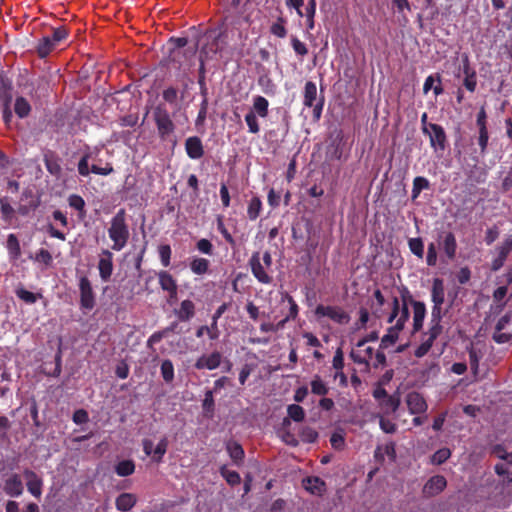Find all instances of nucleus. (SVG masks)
<instances>
[{
	"instance_id": "f257e3e1",
	"label": "nucleus",
	"mask_w": 512,
	"mask_h": 512,
	"mask_svg": "<svg viewBox=\"0 0 512 512\" xmlns=\"http://www.w3.org/2000/svg\"><path fill=\"white\" fill-rule=\"evenodd\" d=\"M204 43L200 49V72L204 71V62L214 59L221 54L228 45L226 31L217 29L208 30L203 36Z\"/></svg>"
},
{
	"instance_id": "f03ea898",
	"label": "nucleus",
	"mask_w": 512,
	"mask_h": 512,
	"mask_svg": "<svg viewBox=\"0 0 512 512\" xmlns=\"http://www.w3.org/2000/svg\"><path fill=\"white\" fill-rule=\"evenodd\" d=\"M108 236L112 241V250L121 251L124 249L130 238L127 213L124 208L119 209L110 220Z\"/></svg>"
},
{
	"instance_id": "7ed1b4c3",
	"label": "nucleus",
	"mask_w": 512,
	"mask_h": 512,
	"mask_svg": "<svg viewBox=\"0 0 512 512\" xmlns=\"http://www.w3.org/2000/svg\"><path fill=\"white\" fill-rule=\"evenodd\" d=\"M153 120L155 122L158 136L166 141L175 131V124L165 104L159 103L153 108Z\"/></svg>"
},
{
	"instance_id": "20e7f679",
	"label": "nucleus",
	"mask_w": 512,
	"mask_h": 512,
	"mask_svg": "<svg viewBox=\"0 0 512 512\" xmlns=\"http://www.w3.org/2000/svg\"><path fill=\"white\" fill-rule=\"evenodd\" d=\"M170 43L173 45L170 51L171 62L177 63L178 68L188 65V61L196 54V46L185 48L188 44V39L185 37H172Z\"/></svg>"
},
{
	"instance_id": "39448f33",
	"label": "nucleus",
	"mask_w": 512,
	"mask_h": 512,
	"mask_svg": "<svg viewBox=\"0 0 512 512\" xmlns=\"http://www.w3.org/2000/svg\"><path fill=\"white\" fill-rule=\"evenodd\" d=\"M324 96L317 97V86L313 81H307L303 91V105L313 108V118L315 121L320 120L324 107Z\"/></svg>"
},
{
	"instance_id": "423d86ee",
	"label": "nucleus",
	"mask_w": 512,
	"mask_h": 512,
	"mask_svg": "<svg viewBox=\"0 0 512 512\" xmlns=\"http://www.w3.org/2000/svg\"><path fill=\"white\" fill-rule=\"evenodd\" d=\"M248 265L252 275L259 283L270 285L273 282V277L269 273L270 269H267L264 263L261 261V253L259 251L252 253L250 259L248 260Z\"/></svg>"
},
{
	"instance_id": "0eeeda50",
	"label": "nucleus",
	"mask_w": 512,
	"mask_h": 512,
	"mask_svg": "<svg viewBox=\"0 0 512 512\" xmlns=\"http://www.w3.org/2000/svg\"><path fill=\"white\" fill-rule=\"evenodd\" d=\"M314 313L318 318L327 317L340 325L348 324L350 321V315L339 306L319 304L316 306Z\"/></svg>"
},
{
	"instance_id": "6e6552de",
	"label": "nucleus",
	"mask_w": 512,
	"mask_h": 512,
	"mask_svg": "<svg viewBox=\"0 0 512 512\" xmlns=\"http://www.w3.org/2000/svg\"><path fill=\"white\" fill-rule=\"evenodd\" d=\"M90 157H91V153L86 152L82 155V157L80 158V160L78 162L77 170L81 176L86 177L90 173H93L96 175H101V176H107V175H110L111 173H113L114 169H113V166L111 163H106L105 167H99V166L93 164L90 168L89 167Z\"/></svg>"
},
{
	"instance_id": "1a4fd4ad",
	"label": "nucleus",
	"mask_w": 512,
	"mask_h": 512,
	"mask_svg": "<svg viewBox=\"0 0 512 512\" xmlns=\"http://www.w3.org/2000/svg\"><path fill=\"white\" fill-rule=\"evenodd\" d=\"M80 307L84 310H92L96 305V297L92 284L87 276L79 277Z\"/></svg>"
},
{
	"instance_id": "9d476101",
	"label": "nucleus",
	"mask_w": 512,
	"mask_h": 512,
	"mask_svg": "<svg viewBox=\"0 0 512 512\" xmlns=\"http://www.w3.org/2000/svg\"><path fill=\"white\" fill-rule=\"evenodd\" d=\"M430 130L425 135L429 136L430 146L435 152H443L447 147V136L444 128L439 124L428 126Z\"/></svg>"
},
{
	"instance_id": "9b49d317",
	"label": "nucleus",
	"mask_w": 512,
	"mask_h": 512,
	"mask_svg": "<svg viewBox=\"0 0 512 512\" xmlns=\"http://www.w3.org/2000/svg\"><path fill=\"white\" fill-rule=\"evenodd\" d=\"M99 275L102 281L110 280L113 273V253L108 249H103L98 261Z\"/></svg>"
},
{
	"instance_id": "f8f14e48",
	"label": "nucleus",
	"mask_w": 512,
	"mask_h": 512,
	"mask_svg": "<svg viewBox=\"0 0 512 512\" xmlns=\"http://www.w3.org/2000/svg\"><path fill=\"white\" fill-rule=\"evenodd\" d=\"M2 489L7 496L12 498L20 497L24 491L20 475L17 473L11 474L7 479H5Z\"/></svg>"
},
{
	"instance_id": "ddd939ff",
	"label": "nucleus",
	"mask_w": 512,
	"mask_h": 512,
	"mask_svg": "<svg viewBox=\"0 0 512 512\" xmlns=\"http://www.w3.org/2000/svg\"><path fill=\"white\" fill-rule=\"evenodd\" d=\"M447 486V481L442 475L432 476L423 487V494L426 497H433L441 493Z\"/></svg>"
},
{
	"instance_id": "4468645a",
	"label": "nucleus",
	"mask_w": 512,
	"mask_h": 512,
	"mask_svg": "<svg viewBox=\"0 0 512 512\" xmlns=\"http://www.w3.org/2000/svg\"><path fill=\"white\" fill-rule=\"evenodd\" d=\"M221 362H222V354L219 351H213L209 355L200 356L196 360L194 367L197 370H202V369L214 370L220 366Z\"/></svg>"
},
{
	"instance_id": "2eb2a0df",
	"label": "nucleus",
	"mask_w": 512,
	"mask_h": 512,
	"mask_svg": "<svg viewBox=\"0 0 512 512\" xmlns=\"http://www.w3.org/2000/svg\"><path fill=\"white\" fill-rule=\"evenodd\" d=\"M157 277L161 289L167 292L170 298H176L178 285L174 277L166 270L159 271Z\"/></svg>"
},
{
	"instance_id": "dca6fc26",
	"label": "nucleus",
	"mask_w": 512,
	"mask_h": 512,
	"mask_svg": "<svg viewBox=\"0 0 512 512\" xmlns=\"http://www.w3.org/2000/svg\"><path fill=\"white\" fill-rule=\"evenodd\" d=\"M24 476L27 479L26 486L28 492L35 498L39 499L42 495L43 480L30 469L24 470Z\"/></svg>"
},
{
	"instance_id": "f3484780",
	"label": "nucleus",
	"mask_w": 512,
	"mask_h": 512,
	"mask_svg": "<svg viewBox=\"0 0 512 512\" xmlns=\"http://www.w3.org/2000/svg\"><path fill=\"white\" fill-rule=\"evenodd\" d=\"M185 151L190 159H200L204 156V146L198 136H191L185 140Z\"/></svg>"
},
{
	"instance_id": "a211bd4d",
	"label": "nucleus",
	"mask_w": 512,
	"mask_h": 512,
	"mask_svg": "<svg viewBox=\"0 0 512 512\" xmlns=\"http://www.w3.org/2000/svg\"><path fill=\"white\" fill-rule=\"evenodd\" d=\"M409 302L413 306V330L417 332L423 327V321L426 316V306L424 302L416 301L412 296H409Z\"/></svg>"
},
{
	"instance_id": "6ab92c4d",
	"label": "nucleus",
	"mask_w": 512,
	"mask_h": 512,
	"mask_svg": "<svg viewBox=\"0 0 512 512\" xmlns=\"http://www.w3.org/2000/svg\"><path fill=\"white\" fill-rule=\"evenodd\" d=\"M302 483L303 487L313 495L322 496L326 491V483L320 477H306Z\"/></svg>"
},
{
	"instance_id": "aec40b11",
	"label": "nucleus",
	"mask_w": 512,
	"mask_h": 512,
	"mask_svg": "<svg viewBox=\"0 0 512 512\" xmlns=\"http://www.w3.org/2000/svg\"><path fill=\"white\" fill-rule=\"evenodd\" d=\"M407 406L411 414H420L427 410L425 399L416 392L408 394Z\"/></svg>"
},
{
	"instance_id": "412c9836",
	"label": "nucleus",
	"mask_w": 512,
	"mask_h": 512,
	"mask_svg": "<svg viewBox=\"0 0 512 512\" xmlns=\"http://www.w3.org/2000/svg\"><path fill=\"white\" fill-rule=\"evenodd\" d=\"M196 307L192 300L186 299L180 303L179 309L175 310V315L182 322L190 321L195 316Z\"/></svg>"
},
{
	"instance_id": "4be33fe9",
	"label": "nucleus",
	"mask_w": 512,
	"mask_h": 512,
	"mask_svg": "<svg viewBox=\"0 0 512 512\" xmlns=\"http://www.w3.org/2000/svg\"><path fill=\"white\" fill-rule=\"evenodd\" d=\"M409 296H411L409 291L406 288H404V290L401 293L402 306H399V314L395 323L396 326L400 325L402 330L404 329L405 323L408 321L410 317V312L408 308Z\"/></svg>"
},
{
	"instance_id": "5701e85b",
	"label": "nucleus",
	"mask_w": 512,
	"mask_h": 512,
	"mask_svg": "<svg viewBox=\"0 0 512 512\" xmlns=\"http://www.w3.org/2000/svg\"><path fill=\"white\" fill-rule=\"evenodd\" d=\"M433 305L442 306L445 301L444 282L441 278H434L431 289Z\"/></svg>"
},
{
	"instance_id": "b1692460",
	"label": "nucleus",
	"mask_w": 512,
	"mask_h": 512,
	"mask_svg": "<svg viewBox=\"0 0 512 512\" xmlns=\"http://www.w3.org/2000/svg\"><path fill=\"white\" fill-rule=\"evenodd\" d=\"M136 503V495L128 492L121 493L115 500L116 509L123 512L131 510Z\"/></svg>"
},
{
	"instance_id": "393cba45",
	"label": "nucleus",
	"mask_w": 512,
	"mask_h": 512,
	"mask_svg": "<svg viewBox=\"0 0 512 512\" xmlns=\"http://www.w3.org/2000/svg\"><path fill=\"white\" fill-rule=\"evenodd\" d=\"M226 450L236 465H240L245 457L243 447L236 441H228L226 443Z\"/></svg>"
},
{
	"instance_id": "a878e982",
	"label": "nucleus",
	"mask_w": 512,
	"mask_h": 512,
	"mask_svg": "<svg viewBox=\"0 0 512 512\" xmlns=\"http://www.w3.org/2000/svg\"><path fill=\"white\" fill-rule=\"evenodd\" d=\"M250 112L255 115L266 118L269 114V102L268 100L260 95H256L253 97V106Z\"/></svg>"
},
{
	"instance_id": "bb28decb",
	"label": "nucleus",
	"mask_w": 512,
	"mask_h": 512,
	"mask_svg": "<svg viewBox=\"0 0 512 512\" xmlns=\"http://www.w3.org/2000/svg\"><path fill=\"white\" fill-rule=\"evenodd\" d=\"M442 249L447 256L448 260H454L457 251V242L455 235L452 232L446 233L442 243Z\"/></svg>"
},
{
	"instance_id": "cd10ccee",
	"label": "nucleus",
	"mask_w": 512,
	"mask_h": 512,
	"mask_svg": "<svg viewBox=\"0 0 512 512\" xmlns=\"http://www.w3.org/2000/svg\"><path fill=\"white\" fill-rule=\"evenodd\" d=\"M56 45L51 41L48 35L40 38L35 46V50L39 58H46L53 50H55Z\"/></svg>"
},
{
	"instance_id": "c85d7f7f",
	"label": "nucleus",
	"mask_w": 512,
	"mask_h": 512,
	"mask_svg": "<svg viewBox=\"0 0 512 512\" xmlns=\"http://www.w3.org/2000/svg\"><path fill=\"white\" fill-rule=\"evenodd\" d=\"M402 331L400 325H393L387 329V333L381 338L380 349H386L397 342L399 333Z\"/></svg>"
},
{
	"instance_id": "c756f323",
	"label": "nucleus",
	"mask_w": 512,
	"mask_h": 512,
	"mask_svg": "<svg viewBox=\"0 0 512 512\" xmlns=\"http://www.w3.org/2000/svg\"><path fill=\"white\" fill-rule=\"evenodd\" d=\"M190 270L195 275H204L209 271L210 261L202 257H194L189 264Z\"/></svg>"
},
{
	"instance_id": "7c9ffc66",
	"label": "nucleus",
	"mask_w": 512,
	"mask_h": 512,
	"mask_svg": "<svg viewBox=\"0 0 512 512\" xmlns=\"http://www.w3.org/2000/svg\"><path fill=\"white\" fill-rule=\"evenodd\" d=\"M431 89H433L435 96H439L444 92L443 87L441 85V76L439 74L436 75V78H434L433 75H429L425 79L423 85L424 93H427Z\"/></svg>"
},
{
	"instance_id": "2f4dec72",
	"label": "nucleus",
	"mask_w": 512,
	"mask_h": 512,
	"mask_svg": "<svg viewBox=\"0 0 512 512\" xmlns=\"http://www.w3.org/2000/svg\"><path fill=\"white\" fill-rule=\"evenodd\" d=\"M31 110L32 107L26 98L23 96L16 97L14 103V112L19 118L23 119L28 117Z\"/></svg>"
},
{
	"instance_id": "473e14b6",
	"label": "nucleus",
	"mask_w": 512,
	"mask_h": 512,
	"mask_svg": "<svg viewBox=\"0 0 512 512\" xmlns=\"http://www.w3.org/2000/svg\"><path fill=\"white\" fill-rule=\"evenodd\" d=\"M262 211V201L258 196H253L247 207V217L251 221H255Z\"/></svg>"
},
{
	"instance_id": "72a5a7b5",
	"label": "nucleus",
	"mask_w": 512,
	"mask_h": 512,
	"mask_svg": "<svg viewBox=\"0 0 512 512\" xmlns=\"http://www.w3.org/2000/svg\"><path fill=\"white\" fill-rule=\"evenodd\" d=\"M379 404L384 413H386V414L394 413L400 405V398L396 394L388 395L381 402H379Z\"/></svg>"
},
{
	"instance_id": "f704fd0d",
	"label": "nucleus",
	"mask_w": 512,
	"mask_h": 512,
	"mask_svg": "<svg viewBox=\"0 0 512 512\" xmlns=\"http://www.w3.org/2000/svg\"><path fill=\"white\" fill-rule=\"evenodd\" d=\"M257 83L262 92L267 96H274L276 94V85L268 74L259 76Z\"/></svg>"
},
{
	"instance_id": "c9c22d12",
	"label": "nucleus",
	"mask_w": 512,
	"mask_h": 512,
	"mask_svg": "<svg viewBox=\"0 0 512 512\" xmlns=\"http://www.w3.org/2000/svg\"><path fill=\"white\" fill-rule=\"evenodd\" d=\"M288 418L284 419V424L289 423V419L295 422H302L305 419V410L298 404H291L287 407Z\"/></svg>"
},
{
	"instance_id": "e433bc0d",
	"label": "nucleus",
	"mask_w": 512,
	"mask_h": 512,
	"mask_svg": "<svg viewBox=\"0 0 512 512\" xmlns=\"http://www.w3.org/2000/svg\"><path fill=\"white\" fill-rule=\"evenodd\" d=\"M115 473L120 477H127L134 473L135 463L133 460H122L115 465Z\"/></svg>"
},
{
	"instance_id": "4c0bfd02",
	"label": "nucleus",
	"mask_w": 512,
	"mask_h": 512,
	"mask_svg": "<svg viewBox=\"0 0 512 512\" xmlns=\"http://www.w3.org/2000/svg\"><path fill=\"white\" fill-rule=\"evenodd\" d=\"M6 247L11 259H18L21 255V247L15 234H9L7 237Z\"/></svg>"
},
{
	"instance_id": "58836bf2",
	"label": "nucleus",
	"mask_w": 512,
	"mask_h": 512,
	"mask_svg": "<svg viewBox=\"0 0 512 512\" xmlns=\"http://www.w3.org/2000/svg\"><path fill=\"white\" fill-rule=\"evenodd\" d=\"M310 385H311V392L314 395L325 396L329 392V387L321 379V377L319 375H314V377L312 378V380L310 382Z\"/></svg>"
},
{
	"instance_id": "ea45409f",
	"label": "nucleus",
	"mask_w": 512,
	"mask_h": 512,
	"mask_svg": "<svg viewBox=\"0 0 512 512\" xmlns=\"http://www.w3.org/2000/svg\"><path fill=\"white\" fill-rule=\"evenodd\" d=\"M220 474L231 486L239 485L241 482L239 473L233 470H229L225 465L220 468Z\"/></svg>"
},
{
	"instance_id": "a19ab883",
	"label": "nucleus",
	"mask_w": 512,
	"mask_h": 512,
	"mask_svg": "<svg viewBox=\"0 0 512 512\" xmlns=\"http://www.w3.org/2000/svg\"><path fill=\"white\" fill-rule=\"evenodd\" d=\"M430 187L429 180L422 176H417L413 180L412 187V199H416L422 190L428 189Z\"/></svg>"
},
{
	"instance_id": "79ce46f5",
	"label": "nucleus",
	"mask_w": 512,
	"mask_h": 512,
	"mask_svg": "<svg viewBox=\"0 0 512 512\" xmlns=\"http://www.w3.org/2000/svg\"><path fill=\"white\" fill-rule=\"evenodd\" d=\"M161 375L166 383H171L174 380V365L170 359H165L161 363Z\"/></svg>"
},
{
	"instance_id": "37998d69",
	"label": "nucleus",
	"mask_w": 512,
	"mask_h": 512,
	"mask_svg": "<svg viewBox=\"0 0 512 512\" xmlns=\"http://www.w3.org/2000/svg\"><path fill=\"white\" fill-rule=\"evenodd\" d=\"M168 444L169 442L167 437H163L160 439V441L158 442L153 451V461H155L156 463L162 462L163 456L167 452Z\"/></svg>"
},
{
	"instance_id": "c03bdc74",
	"label": "nucleus",
	"mask_w": 512,
	"mask_h": 512,
	"mask_svg": "<svg viewBox=\"0 0 512 512\" xmlns=\"http://www.w3.org/2000/svg\"><path fill=\"white\" fill-rule=\"evenodd\" d=\"M68 35L69 33L67 28L65 26H60L53 28L51 35H48V37L57 47L61 42L67 39Z\"/></svg>"
},
{
	"instance_id": "a18cd8bd",
	"label": "nucleus",
	"mask_w": 512,
	"mask_h": 512,
	"mask_svg": "<svg viewBox=\"0 0 512 512\" xmlns=\"http://www.w3.org/2000/svg\"><path fill=\"white\" fill-rule=\"evenodd\" d=\"M451 457V450L449 448H440L431 456V463L434 465H441Z\"/></svg>"
},
{
	"instance_id": "49530a36",
	"label": "nucleus",
	"mask_w": 512,
	"mask_h": 512,
	"mask_svg": "<svg viewBox=\"0 0 512 512\" xmlns=\"http://www.w3.org/2000/svg\"><path fill=\"white\" fill-rule=\"evenodd\" d=\"M286 20L283 17H279L275 23L270 27V32L278 38H285L287 35V29L285 27Z\"/></svg>"
},
{
	"instance_id": "de8ad7c7",
	"label": "nucleus",
	"mask_w": 512,
	"mask_h": 512,
	"mask_svg": "<svg viewBox=\"0 0 512 512\" xmlns=\"http://www.w3.org/2000/svg\"><path fill=\"white\" fill-rule=\"evenodd\" d=\"M69 206L80 212V216H85V201L78 194H72L68 197Z\"/></svg>"
},
{
	"instance_id": "09e8293b",
	"label": "nucleus",
	"mask_w": 512,
	"mask_h": 512,
	"mask_svg": "<svg viewBox=\"0 0 512 512\" xmlns=\"http://www.w3.org/2000/svg\"><path fill=\"white\" fill-rule=\"evenodd\" d=\"M217 224V230L222 234L224 239L232 246L234 247L236 245L235 239L231 235V233L228 231L224 224L223 216L218 215L216 219Z\"/></svg>"
},
{
	"instance_id": "8fccbe9b",
	"label": "nucleus",
	"mask_w": 512,
	"mask_h": 512,
	"mask_svg": "<svg viewBox=\"0 0 512 512\" xmlns=\"http://www.w3.org/2000/svg\"><path fill=\"white\" fill-rule=\"evenodd\" d=\"M408 246L410 251L417 256L418 258L422 259L424 256V244L420 237L417 238H411L408 241Z\"/></svg>"
},
{
	"instance_id": "3c124183",
	"label": "nucleus",
	"mask_w": 512,
	"mask_h": 512,
	"mask_svg": "<svg viewBox=\"0 0 512 512\" xmlns=\"http://www.w3.org/2000/svg\"><path fill=\"white\" fill-rule=\"evenodd\" d=\"M162 98L170 105H178V90L173 86H169L163 90Z\"/></svg>"
},
{
	"instance_id": "603ef678",
	"label": "nucleus",
	"mask_w": 512,
	"mask_h": 512,
	"mask_svg": "<svg viewBox=\"0 0 512 512\" xmlns=\"http://www.w3.org/2000/svg\"><path fill=\"white\" fill-rule=\"evenodd\" d=\"M202 407H203L205 414L212 415L214 413L215 402H214L212 390H207L205 392V397H204V400L202 403Z\"/></svg>"
},
{
	"instance_id": "864d4df0",
	"label": "nucleus",
	"mask_w": 512,
	"mask_h": 512,
	"mask_svg": "<svg viewBox=\"0 0 512 512\" xmlns=\"http://www.w3.org/2000/svg\"><path fill=\"white\" fill-rule=\"evenodd\" d=\"M16 295L20 300L24 301L27 304H34L38 299L37 294L28 291L22 287L16 290Z\"/></svg>"
},
{
	"instance_id": "5fc2aeb1",
	"label": "nucleus",
	"mask_w": 512,
	"mask_h": 512,
	"mask_svg": "<svg viewBox=\"0 0 512 512\" xmlns=\"http://www.w3.org/2000/svg\"><path fill=\"white\" fill-rule=\"evenodd\" d=\"M245 122H246V124L248 126V131L251 134H258L259 133L260 126H259V123H258V120H257V115H255L254 113L249 111L245 115Z\"/></svg>"
},
{
	"instance_id": "6e6d98bb",
	"label": "nucleus",
	"mask_w": 512,
	"mask_h": 512,
	"mask_svg": "<svg viewBox=\"0 0 512 512\" xmlns=\"http://www.w3.org/2000/svg\"><path fill=\"white\" fill-rule=\"evenodd\" d=\"M391 8L398 14H404L405 11L411 12L412 7L409 0H390Z\"/></svg>"
},
{
	"instance_id": "4d7b16f0",
	"label": "nucleus",
	"mask_w": 512,
	"mask_h": 512,
	"mask_svg": "<svg viewBox=\"0 0 512 512\" xmlns=\"http://www.w3.org/2000/svg\"><path fill=\"white\" fill-rule=\"evenodd\" d=\"M158 251H159V257H160L161 264L164 267H168L170 265L171 254H172L170 245H168V244L160 245Z\"/></svg>"
},
{
	"instance_id": "13d9d810",
	"label": "nucleus",
	"mask_w": 512,
	"mask_h": 512,
	"mask_svg": "<svg viewBox=\"0 0 512 512\" xmlns=\"http://www.w3.org/2000/svg\"><path fill=\"white\" fill-rule=\"evenodd\" d=\"M301 439L306 443H314L318 439V432L311 427H304L300 433Z\"/></svg>"
},
{
	"instance_id": "bf43d9fd",
	"label": "nucleus",
	"mask_w": 512,
	"mask_h": 512,
	"mask_svg": "<svg viewBox=\"0 0 512 512\" xmlns=\"http://www.w3.org/2000/svg\"><path fill=\"white\" fill-rule=\"evenodd\" d=\"M284 300H287V302L289 303L290 307H289V313L287 314L286 317H288L290 320H295L298 316V313H299V307H298V304L295 302V300L293 299V297L291 295H289L288 293H286L283 297Z\"/></svg>"
},
{
	"instance_id": "052dcab7",
	"label": "nucleus",
	"mask_w": 512,
	"mask_h": 512,
	"mask_svg": "<svg viewBox=\"0 0 512 512\" xmlns=\"http://www.w3.org/2000/svg\"><path fill=\"white\" fill-rule=\"evenodd\" d=\"M32 258L34 259V261L43 263L47 266L51 265L53 261L51 253L46 249H40Z\"/></svg>"
},
{
	"instance_id": "680f3d73",
	"label": "nucleus",
	"mask_w": 512,
	"mask_h": 512,
	"mask_svg": "<svg viewBox=\"0 0 512 512\" xmlns=\"http://www.w3.org/2000/svg\"><path fill=\"white\" fill-rule=\"evenodd\" d=\"M498 257L507 259L508 255L512 252V238H507L497 247Z\"/></svg>"
},
{
	"instance_id": "e2e57ef3",
	"label": "nucleus",
	"mask_w": 512,
	"mask_h": 512,
	"mask_svg": "<svg viewBox=\"0 0 512 512\" xmlns=\"http://www.w3.org/2000/svg\"><path fill=\"white\" fill-rule=\"evenodd\" d=\"M488 141H489L488 129H481V130H479L478 145L480 147L481 155H485L486 154L487 147H488Z\"/></svg>"
},
{
	"instance_id": "0e129e2a",
	"label": "nucleus",
	"mask_w": 512,
	"mask_h": 512,
	"mask_svg": "<svg viewBox=\"0 0 512 512\" xmlns=\"http://www.w3.org/2000/svg\"><path fill=\"white\" fill-rule=\"evenodd\" d=\"M208 101L206 98L203 99L200 109L195 120L196 127L203 126L207 117Z\"/></svg>"
},
{
	"instance_id": "69168bd1",
	"label": "nucleus",
	"mask_w": 512,
	"mask_h": 512,
	"mask_svg": "<svg viewBox=\"0 0 512 512\" xmlns=\"http://www.w3.org/2000/svg\"><path fill=\"white\" fill-rule=\"evenodd\" d=\"M291 45H292V48L294 50V52L297 54V55H300V56H305L308 54V48L306 47V45L300 41L297 37L293 36L291 38Z\"/></svg>"
},
{
	"instance_id": "338daca9",
	"label": "nucleus",
	"mask_w": 512,
	"mask_h": 512,
	"mask_svg": "<svg viewBox=\"0 0 512 512\" xmlns=\"http://www.w3.org/2000/svg\"><path fill=\"white\" fill-rule=\"evenodd\" d=\"M492 339L497 344H505L512 342V333H504L502 330H496L492 335Z\"/></svg>"
},
{
	"instance_id": "774afa93",
	"label": "nucleus",
	"mask_w": 512,
	"mask_h": 512,
	"mask_svg": "<svg viewBox=\"0 0 512 512\" xmlns=\"http://www.w3.org/2000/svg\"><path fill=\"white\" fill-rule=\"evenodd\" d=\"M196 248L199 252L206 254V255H212L213 254V245L212 243L205 238L200 239L196 243Z\"/></svg>"
}]
</instances>
